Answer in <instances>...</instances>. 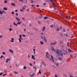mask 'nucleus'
<instances>
[{
	"instance_id": "obj_1",
	"label": "nucleus",
	"mask_w": 77,
	"mask_h": 77,
	"mask_svg": "<svg viewBox=\"0 0 77 77\" xmlns=\"http://www.w3.org/2000/svg\"><path fill=\"white\" fill-rule=\"evenodd\" d=\"M46 54V57L48 59H49L51 60H52V61L54 62V60H53V56H52L51 55H49L48 53V52H47Z\"/></svg>"
},
{
	"instance_id": "obj_2",
	"label": "nucleus",
	"mask_w": 77,
	"mask_h": 77,
	"mask_svg": "<svg viewBox=\"0 0 77 77\" xmlns=\"http://www.w3.org/2000/svg\"><path fill=\"white\" fill-rule=\"evenodd\" d=\"M56 53H57L58 56H63V54L62 51H60L59 50L57 51Z\"/></svg>"
},
{
	"instance_id": "obj_3",
	"label": "nucleus",
	"mask_w": 77,
	"mask_h": 77,
	"mask_svg": "<svg viewBox=\"0 0 77 77\" xmlns=\"http://www.w3.org/2000/svg\"><path fill=\"white\" fill-rule=\"evenodd\" d=\"M19 38H19V42L21 43V39H23V38H22V35L20 34Z\"/></svg>"
},
{
	"instance_id": "obj_4",
	"label": "nucleus",
	"mask_w": 77,
	"mask_h": 77,
	"mask_svg": "<svg viewBox=\"0 0 77 77\" xmlns=\"http://www.w3.org/2000/svg\"><path fill=\"white\" fill-rule=\"evenodd\" d=\"M50 2H51V3H52L53 4V7L54 8V9H56V6H55V5H54V4L53 3V1L52 0H50Z\"/></svg>"
},
{
	"instance_id": "obj_5",
	"label": "nucleus",
	"mask_w": 77,
	"mask_h": 77,
	"mask_svg": "<svg viewBox=\"0 0 77 77\" xmlns=\"http://www.w3.org/2000/svg\"><path fill=\"white\" fill-rule=\"evenodd\" d=\"M6 14V12L3 10L0 11V14Z\"/></svg>"
},
{
	"instance_id": "obj_6",
	"label": "nucleus",
	"mask_w": 77,
	"mask_h": 77,
	"mask_svg": "<svg viewBox=\"0 0 77 77\" xmlns=\"http://www.w3.org/2000/svg\"><path fill=\"white\" fill-rule=\"evenodd\" d=\"M15 18L17 21H20V19L18 17H15Z\"/></svg>"
},
{
	"instance_id": "obj_7",
	"label": "nucleus",
	"mask_w": 77,
	"mask_h": 77,
	"mask_svg": "<svg viewBox=\"0 0 77 77\" xmlns=\"http://www.w3.org/2000/svg\"><path fill=\"white\" fill-rule=\"evenodd\" d=\"M31 59H33V60H35V56H33V55H31Z\"/></svg>"
},
{
	"instance_id": "obj_8",
	"label": "nucleus",
	"mask_w": 77,
	"mask_h": 77,
	"mask_svg": "<svg viewBox=\"0 0 77 77\" xmlns=\"http://www.w3.org/2000/svg\"><path fill=\"white\" fill-rule=\"evenodd\" d=\"M9 51L12 54H13L14 53L13 52V51L11 49H9Z\"/></svg>"
},
{
	"instance_id": "obj_9",
	"label": "nucleus",
	"mask_w": 77,
	"mask_h": 77,
	"mask_svg": "<svg viewBox=\"0 0 77 77\" xmlns=\"http://www.w3.org/2000/svg\"><path fill=\"white\" fill-rule=\"evenodd\" d=\"M35 73H33L32 75H29V76L30 77H33L34 75H35Z\"/></svg>"
},
{
	"instance_id": "obj_10",
	"label": "nucleus",
	"mask_w": 77,
	"mask_h": 77,
	"mask_svg": "<svg viewBox=\"0 0 77 77\" xmlns=\"http://www.w3.org/2000/svg\"><path fill=\"white\" fill-rule=\"evenodd\" d=\"M44 41H45V42H47V39L45 37H44Z\"/></svg>"
},
{
	"instance_id": "obj_11",
	"label": "nucleus",
	"mask_w": 77,
	"mask_h": 77,
	"mask_svg": "<svg viewBox=\"0 0 77 77\" xmlns=\"http://www.w3.org/2000/svg\"><path fill=\"white\" fill-rule=\"evenodd\" d=\"M14 38H12L11 39V40H10V42H14Z\"/></svg>"
},
{
	"instance_id": "obj_12",
	"label": "nucleus",
	"mask_w": 77,
	"mask_h": 77,
	"mask_svg": "<svg viewBox=\"0 0 77 77\" xmlns=\"http://www.w3.org/2000/svg\"><path fill=\"white\" fill-rule=\"evenodd\" d=\"M45 27L43 26L42 28V31H43V32H45Z\"/></svg>"
},
{
	"instance_id": "obj_13",
	"label": "nucleus",
	"mask_w": 77,
	"mask_h": 77,
	"mask_svg": "<svg viewBox=\"0 0 77 77\" xmlns=\"http://www.w3.org/2000/svg\"><path fill=\"white\" fill-rule=\"evenodd\" d=\"M8 30L10 32H12V30H13V29H12V28H10L8 29Z\"/></svg>"
},
{
	"instance_id": "obj_14",
	"label": "nucleus",
	"mask_w": 77,
	"mask_h": 77,
	"mask_svg": "<svg viewBox=\"0 0 77 77\" xmlns=\"http://www.w3.org/2000/svg\"><path fill=\"white\" fill-rule=\"evenodd\" d=\"M51 50H52V51L53 50L54 51H55V50L54 49V48L53 47H51Z\"/></svg>"
},
{
	"instance_id": "obj_15",
	"label": "nucleus",
	"mask_w": 77,
	"mask_h": 77,
	"mask_svg": "<svg viewBox=\"0 0 77 77\" xmlns=\"http://www.w3.org/2000/svg\"><path fill=\"white\" fill-rule=\"evenodd\" d=\"M40 44H41V45H43L44 44V42L42 41H40Z\"/></svg>"
},
{
	"instance_id": "obj_16",
	"label": "nucleus",
	"mask_w": 77,
	"mask_h": 77,
	"mask_svg": "<svg viewBox=\"0 0 77 77\" xmlns=\"http://www.w3.org/2000/svg\"><path fill=\"white\" fill-rule=\"evenodd\" d=\"M11 5H12L13 6H15V4L14 3H11Z\"/></svg>"
},
{
	"instance_id": "obj_17",
	"label": "nucleus",
	"mask_w": 77,
	"mask_h": 77,
	"mask_svg": "<svg viewBox=\"0 0 77 77\" xmlns=\"http://www.w3.org/2000/svg\"><path fill=\"white\" fill-rule=\"evenodd\" d=\"M21 24V22L19 21L17 23V24Z\"/></svg>"
},
{
	"instance_id": "obj_18",
	"label": "nucleus",
	"mask_w": 77,
	"mask_h": 77,
	"mask_svg": "<svg viewBox=\"0 0 77 77\" xmlns=\"http://www.w3.org/2000/svg\"><path fill=\"white\" fill-rule=\"evenodd\" d=\"M8 61H10V59H7V60L6 61V63H8Z\"/></svg>"
},
{
	"instance_id": "obj_19",
	"label": "nucleus",
	"mask_w": 77,
	"mask_h": 77,
	"mask_svg": "<svg viewBox=\"0 0 77 77\" xmlns=\"http://www.w3.org/2000/svg\"><path fill=\"white\" fill-rule=\"evenodd\" d=\"M13 25H14V26H18L17 23L16 24V23H15V22L13 23Z\"/></svg>"
},
{
	"instance_id": "obj_20",
	"label": "nucleus",
	"mask_w": 77,
	"mask_h": 77,
	"mask_svg": "<svg viewBox=\"0 0 77 77\" xmlns=\"http://www.w3.org/2000/svg\"><path fill=\"white\" fill-rule=\"evenodd\" d=\"M4 10H5V11H7L8 10V9H7V8L6 7H5L3 8Z\"/></svg>"
},
{
	"instance_id": "obj_21",
	"label": "nucleus",
	"mask_w": 77,
	"mask_h": 77,
	"mask_svg": "<svg viewBox=\"0 0 77 77\" xmlns=\"http://www.w3.org/2000/svg\"><path fill=\"white\" fill-rule=\"evenodd\" d=\"M3 38V36L2 35H0V39Z\"/></svg>"
},
{
	"instance_id": "obj_22",
	"label": "nucleus",
	"mask_w": 77,
	"mask_h": 77,
	"mask_svg": "<svg viewBox=\"0 0 77 77\" xmlns=\"http://www.w3.org/2000/svg\"><path fill=\"white\" fill-rule=\"evenodd\" d=\"M68 51H69V52H73V51L69 49H68Z\"/></svg>"
},
{
	"instance_id": "obj_23",
	"label": "nucleus",
	"mask_w": 77,
	"mask_h": 77,
	"mask_svg": "<svg viewBox=\"0 0 77 77\" xmlns=\"http://www.w3.org/2000/svg\"><path fill=\"white\" fill-rule=\"evenodd\" d=\"M23 69H27V67H26L25 66H23Z\"/></svg>"
},
{
	"instance_id": "obj_24",
	"label": "nucleus",
	"mask_w": 77,
	"mask_h": 77,
	"mask_svg": "<svg viewBox=\"0 0 77 77\" xmlns=\"http://www.w3.org/2000/svg\"><path fill=\"white\" fill-rule=\"evenodd\" d=\"M56 66H57L58 67L59 66V64L58 63H56Z\"/></svg>"
},
{
	"instance_id": "obj_25",
	"label": "nucleus",
	"mask_w": 77,
	"mask_h": 77,
	"mask_svg": "<svg viewBox=\"0 0 77 77\" xmlns=\"http://www.w3.org/2000/svg\"><path fill=\"white\" fill-rule=\"evenodd\" d=\"M53 26H54V25H52L50 26V27H51V28H53Z\"/></svg>"
},
{
	"instance_id": "obj_26",
	"label": "nucleus",
	"mask_w": 77,
	"mask_h": 77,
	"mask_svg": "<svg viewBox=\"0 0 77 77\" xmlns=\"http://www.w3.org/2000/svg\"><path fill=\"white\" fill-rule=\"evenodd\" d=\"M48 18V17H44V19L45 20V19H47Z\"/></svg>"
},
{
	"instance_id": "obj_27",
	"label": "nucleus",
	"mask_w": 77,
	"mask_h": 77,
	"mask_svg": "<svg viewBox=\"0 0 77 77\" xmlns=\"http://www.w3.org/2000/svg\"><path fill=\"white\" fill-rule=\"evenodd\" d=\"M43 63V65L44 66H46V64H45L44 62H42Z\"/></svg>"
},
{
	"instance_id": "obj_28",
	"label": "nucleus",
	"mask_w": 77,
	"mask_h": 77,
	"mask_svg": "<svg viewBox=\"0 0 77 77\" xmlns=\"http://www.w3.org/2000/svg\"><path fill=\"white\" fill-rule=\"evenodd\" d=\"M3 55H2L1 56L0 59H2V58H3Z\"/></svg>"
},
{
	"instance_id": "obj_29",
	"label": "nucleus",
	"mask_w": 77,
	"mask_h": 77,
	"mask_svg": "<svg viewBox=\"0 0 77 77\" xmlns=\"http://www.w3.org/2000/svg\"><path fill=\"white\" fill-rule=\"evenodd\" d=\"M14 74H18V72H17L16 71L14 72Z\"/></svg>"
},
{
	"instance_id": "obj_30",
	"label": "nucleus",
	"mask_w": 77,
	"mask_h": 77,
	"mask_svg": "<svg viewBox=\"0 0 77 77\" xmlns=\"http://www.w3.org/2000/svg\"><path fill=\"white\" fill-rule=\"evenodd\" d=\"M4 3H7V0H5Z\"/></svg>"
},
{
	"instance_id": "obj_31",
	"label": "nucleus",
	"mask_w": 77,
	"mask_h": 77,
	"mask_svg": "<svg viewBox=\"0 0 77 77\" xmlns=\"http://www.w3.org/2000/svg\"><path fill=\"white\" fill-rule=\"evenodd\" d=\"M22 36L23 37H26V35H24V34L22 35Z\"/></svg>"
},
{
	"instance_id": "obj_32",
	"label": "nucleus",
	"mask_w": 77,
	"mask_h": 77,
	"mask_svg": "<svg viewBox=\"0 0 77 77\" xmlns=\"http://www.w3.org/2000/svg\"><path fill=\"white\" fill-rule=\"evenodd\" d=\"M41 38L42 39H44V37H43V36H41Z\"/></svg>"
},
{
	"instance_id": "obj_33",
	"label": "nucleus",
	"mask_w": 77,
	"mask_h": 77,
	"mask_svg": "<svg viewBox=\"0 0 77 77\" xmlns=\"http://www.w3.org/2000/svg\"><path fill=\"white\" fill-rule=\"evenodd\" d=\"M2 54H3V55H5V52H2Z\"/></svg>"
},
{
	"instance_id": "obj_34",
	"label": "nucleus",
	"mask_w": 77,
	"mask_h": 77,
	"mask_svg": "<svg viewBox=\"0 0 77 77\" xmlns=\"http://www.w3.org/2000/svg\"><path fill=\"white\" fill-rule=\"evenodd\" d=\"M33 69H36V67H35V66H34Z\"/></svg>"
},
{
	"instance_id": "obj_35",
	"label": "nucleus",
	"mask_w": 77,
	"mask_h": 77,
	"mask_svg": "<svg viewBox=\"0 0 77 77\" xmlns=\"http://www.w3.org/2000/svg\"><path fill=\"white\" fill-rule=\"evenodd\" d=\"M55 45V44H57V42H54V43H53Z\"/></svg>"
},
{
	"instance_id": "obj_36",
	"label": "nucleus",
	"mask_w": 77,
	"mask_h": 77,
	"mask_svg": "<svg viewBox=\"0 0 77 77\" xmlns=\"http://www.w3.org/2000/svg\"><path fill=\"white\" fill-rule=\"evenodd\" d=\"M64 35H65L66 36H68V35H67V34H66L64 33Z\"/></svg>"
},
{
	"instance_id": "obj_37",
	"label": "nucleus",
	"mask_w": 77,
	"mask_h": 77,
	"mask_svg": "<svg viewBox=\"0 0 77 77\" xmlns=\"http://www.w3.org/2000/svg\"><path fill=\"white\" fill-rule=\"evenodd\" d=\"M22 20H25V18L24 17H22Z\"/></svg>"
},
{
	"instance_id": "obj_38",
	"label": "nucleus",
	"mask_w": 77,
	"mask_h": 77,
	"mask_svg": "<svg viewBox=\"0 0 77 77\" xmlns=\"http://www.w3.org/2000/svg\"><path fill=\"white\" fill-rule=\"evenodd\" d=\"M59 30H60L59 28H57V31H59Z\"/></svg>"
},
{
	"instance_id": "obj_39",
	"label": "nucleus",
	"mask_w": 77,
	"mask_h": 77,
	"mask_svg": "<svg viewBox=\"0 0 77 77\" xmlns=\"http://www.w3.org/2000/svg\"><path fill=\"white\" fill-rule=\"evenodd\" d=\"M67 45L69 47V42H67Z\"/></svg>"
},
{
	"instance_id": "obj_40",
	"label": "nucleus",
	"mask_w": 77,
	"mask_h": 77,
	"mask_svg": "<svg viewBox=\"0 0 77 77\" xmlns=\"http://www.w3.org/2000/svg\"><path fill=\"white\" fill-rule=\"evenodd\" d=\"M38 24H41V22L38 21Z\"/></svg>"
},
{
	"instance_id": "obj_41",
	"label": "nucleus",
	"mask_w": 77,
	"mask_h": 77,
	"mask_svg": "<svg viewBox=\"0 0 77 77\" xmlns=\"http://www.w3.org/2000/svg\"><path fill=\"white\" fill-rule=\"evenodd\" d=\"M59 60H62V58H61L60 57L59 58Z\"/></svg>"
},
{
	"instance_id": "obj_42",
	"label": "nucleus",
	"mask_w": 77,
	"mask_h": 77,
	"mask_svg": "<svg viewBox=\"0 0 77 77\" xmlns=\"http://www.w3.org/2000/svg\"><path fill=\"white\" fill-rule=\"evenodd\" d=\"M22 9L23 10H24V9H25V8L24 7H23L22 8Z\"/></svg>"
},
{
	"instance_id": "obj_43",
	"label": "nucleus",
	"mask_w": 77,
	"mask_h": 77,
	"mask_svg": "<svg viewBox=\"0 0 77 77\" xmlns=\"http://www.w3.org/2000/svg\"><path fill=\"white\" fill-rule=\"evenodd\" d=\"M20 11H21V12H23V11H23V10L22 9H20Z\"/></svg>"
},
{
	"instance_id": "obj_44",
	"label": "nucleus",
	"mask_w": 77,
	"mask_h": 77,
	"mask_svg": "<svg viewBox=\"0 0 77 77\" xmlns=\"http://www.w3.org/2000/svg\"><path fill=\"white\" fill-rule=\"evenodd\" d=\"M29 64L30 65V66H32V64L31 63H29Z\"/></svg>"
},
{
	"instance_id": "obj_45",
	"label": "nucleus",
	"mask_w": 77,
	"mask_h": 77,
	"mask_svg": "<svg viewBox=\"0 0 77 77\" xmlns=\"http://www.w3.org/2000/svg\"><path fill=\"white\" fill-rule=\"evenodd\" d=\"M11 14H14V12L13 11H12L11 12Z\"/></svg>"
},
{
	"instance_id": "obj_46",
	"label": "nucleus",
	"mask_w": 77,
	"mask_h": 77,
	"mask_svg": "<svg viewBox=\"0 0 77 77\" xmlns=\"http://www.w3.org/2000/svg\"><path fill=\"white\" fill-rule=\"evenodd\" d=\"M39 72L40 74H41V70H39Z\"/></svg>"
},
{
	"instance_id": "obj_47",
	"label": "nucleus",
	"mask_w": 77,
	"mask_h": 77,
	"mask_svg": "<svg viewBox=\"0 0 77 77\" xmlns=\"http://www.w3.org/2000/svg\"><path fill=\"white\" fill-rule=\"evenodd\" d=\"M33 51H34V52H35V49H33Z\"/></svg>"
},
{
	"instance_id": "obj_48",
	"label": "nucleus",
	"mask_w": 77,
	"mask_h": 77,
	"mask_svg": "<svg viewBox=\"0 0 77 77\" xmlns=\"http://www.w3.org/2000/svg\"><path fill=\"white\" fill-rule=\"evenodd\" d=\"M2 74H3V73H0V75H2Z\"/></svg>"
},
{
	"instance_id": "obj_49",
	"label": "nucleus",
	"mask_w": 77,
	"mask_h": 77,
	"mask_svg": "<svg viewBox=\"0 0 77 77\" xmlns=\"http://www.w3.org/2000/svg\"><path fill=\"white\" fill-rule=\"evenodd\" d=\"M23 30L25 32V31H26V29L24 28L23 29Z\"/></svg>"
},
{
	"instance_id": "obj_50",
	"label": "nucleus",
	"mask_w": 77,
	"mask_h": 77,
	"mask_svg": "<svg viewBox=\"0 0 77 77\" xmlns=\"http://www.w3.org/2000/svg\"><path fill=\"white\" fill-rule=\"evenodd\" d=\"M16 15H17V16H18V13H16Z\"/></svg>"
},
{
	"instance_id": "obj_51",
	"label": "nucleus",
	"mask_w": 77,
	"mask_h": 77,
	"mask_svg": "<svg viewBox=\"0 0 77 77\" xmlns=\"http://www.w3.org/2000/svg\"><path fill=\"white\" fill-rule=\"evenodd\" d=\"M31 3H33V2H34V1H32V0H31Z\"/></svg>"
},
{
	"instance_id": "obj_52",
	"label": "nucleus",
	"mask_w": 77,
	"mask_h": 77,
	"mask_svg": "<svg viewBox=\"0 0 77 77\" xmlns=\"http://www.w3.org/2000/svg\"><path fill=\"white\" fill-rule=\"evenodd\" d=\"M6 75V74L5 73V74L3 75V76H5V75Z\"/></svg>"
},
{
	"instance_id": "obj_53",
	"label": "nucleus",
	"mask_w": 77,
	"mask_h": 77,
	"mask_svg": "<svg viewBox=\"0 0 77 77\" xmlns=\"http://www.w3.org/2000/svg\"><path fill=\"white\" fill-rule=\"evenodd\" d=\"M36 7H37V8H38V7H39V5H37Z\"/></svg>"
},
{
	"instance_id": "obj_54",
	"label": "nucleus",
	"mask_w": 77,
	"mask_h": 77,
	"mask_svg": "<svg viewBox=\"0 0 77 77\" xmlns=\"http://www.w3.org/2000/svg\"><path fill=\"white\" fill-rule=\"evenodd\" d=\"M40 68H42V65H41L40 66Z\"/></svg>"
},
{
	"instance_id": "obj_55",
	"label": "nucleus",
	"mask_w": 77,
	"mask_h": 77,
	"mask_svg": "<svg viewBox=\"0 0 77 77\" xmlns=\"http://www.w3.org/2000/svg\"><path fill=\"white\" fill-rule=\"evenodd\" d=\"M60 36H63V34L62 33L60 34Z\"/></svg>"
},
{
	"instance_id": "obj_56",
	"label": "nucleus",
	"mask_w": 77,
	"mask_h": 77,
	"mask_svg": "<svg viewBox=\"0 0 77 77\" xmlns=\"http://www.w3.org/2000/svg\"><path fill=\"white\" fill-rule=\"evenodd\" d=\"M41 35H44V33H41Z\"/></svg>"
},
{
	"instance_id": "obj_57",
	"label": "nucleus",
	"mask_w": 77,
	"mask_h": 77,
	"mask_svg": "<svg viewBox=\"0 0 77 77\" xmlns=\"http://www.w3.org/2000/svg\"><path fill=\"white\" fill-rule=\"evenodd\" d=\"M46 3H45L43 4V5H46Z\"/></svg>"
},
{
	"instance_id": "obj_58",
	"label": "nucleus",
	"mask_w": 77,
	"mask_h": 77,
	"mask_svg": "<svg viewBox=\"0 0 77 77\" xmlns=\"http://www.w3.org/2000/svg\"><path fill=\"white\" fill-rule=\"evenodd\" d=\"M39 12L40 13H41V10H40Z\"/></svg>"
},
{
	"instance_id": "obj_59",
	"label": "nucleus",
	"mask_w": 77,
	"mask_h": 77,
	"mask_svg": "<svg viewBox=\"0 0 77 77\" xmlns=\"http://www.w3.org/2000/svg\"><path fill=\"white\" fill-rule=\"evenodd\" d=\"M63 32H65V30L64 29H63Z\"/></svg>"
},
{
	"instance_id": "obj_60",
	"label": "nucleus",
	"mask_w": 77,
	"mask_h": 77,
	"mask_svg": "<svg viewBox=\"0 0 77 77\" xmlns=\"http://www.w3.org/2000/svg\"><path fill=\"white\" fill-rule=\"evenodd\" d=\"M28 57L29 58H30V55H28Z\"/></svg>"
},
{
	"instance_id": "obj_61",
	"label": "nucleus",
	"mask_w": 77,
	"mask_h": 77,
	"mask_svg": "<svg viewBox=\"0 0 77 77\" xmlns=\"http://www.w3.org/2000/svg\"><path fill=\"white\" fill-rule=\"evenodd\" d=\"M32 26V25H31V24L29 23V26Z\"/></svg>"
},
{
	"instance_id": "obj_62",
	"label": "nucleus",
	"mask_w": 77,
	"mask_h": 77,
	"mask_svg": "<svg viewBox=\"0 0 77 77\" xmlns=\"http://www.w3.org/2000/svg\"><path fill=\"white\" fill-rule=\"evenodd\" d=\"M70 77H73V76H72V75H70Z\"/></svg>"
},
{
	"instance_id": "obj_63",
	"label": "nucleus",
	"mask_w": 77,
	"mask_h": 77,
	"mask_svg": "<svg viewBox=\"0 0 77 77\" xmlns=\"http://www.w3.org/2000/svg\"><path fill=\"white\" fill-rule=\"evenodd\" d=\"M55 77H57V75H55Z\"/></svg>"
},
{
	"instance_id": "obj_64",
	"label": "nucleus",
	"mask_w": 77,
	"mask_h": 77,
	"mask_svg": "<svg viewBox=\"0 0 77 77\" xmlns=\"http://www.w3.org/2000/svg\"><path fill=\"white\" fill-rule=\"evenodd\" d=\"M42 16H40L39 17V18H42Z\"/></svg>"
}]
</instances>
